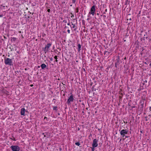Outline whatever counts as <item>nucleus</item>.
I'll use <instances>...</instances> for the list:
<instances>
[{
	"label": "nucleus",
	"mask_w": 151,
	"mask_h": 151,
	"mask_svg": "<svg viewBox=\"0 0 151 151\" xmlns=\"http://www.w3.org/2000/svg\"><path fill=\"white\" fill-rule=\"evenodd\" d=\"M145 101V99H142L140 101L138 110V113H139V115L142 113L144 108V104Z\"/></svg>",
	"instance_id": "nucleus-1"
},
{
	"label": "nucleus",
	"mask_w": 151,
	"mask_h": 151,
	"mask_svg": "<svg viewBox=\"0 0 151 151\" xmlns=\"http://www.w3.org/2000/svg\"><path fill=\"white\" fill-rule=\"evenodd\" d=\"M4 62L5 65L10 66L13 65L12 60L11 59L8 58H6L4 59Z\"/></svg>",
	"instance_id": "nucleus-2"
},
{
	"label": "nucleus",
	"mask_w": 151,
	"mask_h": 151,
	"mask_svg": "<svg viewBox=\"0 0 151 151\" xmlns=\"http://www.w3.org/2000/svg\"><path fill=\"white\" fill-rule=\"evenodd\" d=\"M70 94L71 95L69 97L68 99H67V103L68 105H70V102H73L74 100L73 96L72 93H71Z\"/></svg>",
	"instance_id": "nucleus-3"
},
{
	"label": "nucleus",
	"mask_w": 151,
	"mask_h": 151,
	"mask_svg": "<svg viewBox=\"0 0 151 151\" xmlns=\"http://www.w3.org/2000/svg\"><path fill=\"white\" fill-rule=\"evenodd\" d=\"M51 45V43H48L44 48H42L43 50L44 51L45 53L48 51V49L50 47Z\"/></svg>",
	"instance_id": "nucleus-4"
},
{
	"label": "nucleus",
	"mask_w": 151,
	"mask_h": 151,
	"mask_svg": "<svg viewBox=\"0 0 151 151\" xmlns=\"http://www.w3.org/2000/svg\"><path fill=\"white\" fill-rule=\"evenodd\" d=\"M10 148L12 151H19L20 150V147L17 145L11 146Z\"/></svg>",
	"instance_id": "nucleus-5"
},
{
	"label": "nucleus",
	"mask_w": 151,
	"mask_h": 151,
	"mask_svg": "<svg viewBox=\"0 0 151 151\" xmlns=\"http://www.w3.org/2000/svg\"><path fill=\"white\" fill-rule=\"evenodd\" d=\"M95 7L96 6L95 5H93L92 6L91 9L90 11L89 12V14H91L93 16L94 15L96 11Z\"/></svg>",
	"instance_id": "nucleus-6"
},
{
	"label": "nucleus",
	"mask_w": 151,
	"mask_h": 151,
	"mask_svg": "<svg viewBox=\"0 0 151 151\" xmlns=\"http://www.w3.org/2000/svg\"><path fill=\"white\" fill-rule=\"evenodd\" d=\"M120 56H118L117 57V58L115 60V66L116 68H117L118 66H119L120 64Z\"/></svg>",
	"instance_id": "nucleus-7"
},
{
	"label": "nucleus",
	"mask_w": 151,
	"mask_h": 151,
	"mask_svg": "<svg viewBox=\"0 0 151 151\" xmlns=\"http://www.w3.org/2000/svg\"><path fill=\"white\" fill-rule=\"evenodd\" d=\"M98 140L95 139L93 140V142L92 145V146L93 147H96L98 145Z\"/></svg>",
	"instance_id": "nucleus-8"
},
{
	"label": "nucleus",
	"mask_w": 151,
	"mask_h": 151,
	"mask_svg": "<svg viewBox=\"0 0 151 151\" xmlns=\"http://www.w3.org/2000/svg\"><path fill=\"white\" fill-rule=\"evenodd\" d=\"M25 112H27V111H26L24 108H22L21 109L20 114L21 115L24 116Z\"/></svg>",
	"instance_id": "nucleus-9"
},
{
	"label": "nucleus",
	"mask_w": 151,
	"mask_h": 151,
	"mask_svg": "<svg viewBox=\"0 0 151 151\" xmlns=\"http://www.w3.org/2000/svg\"><path fill=\"white\" fill-rule=\"evenodd\" d=\"M128 130L127 129H123L120 132V134H126L128 133Z\"/></svg>",
	"instance_id": "nucleus-10"
},
{
	"label": "nucleus",
	"mask_w": 151,
	"mask_h": 151,
	"mask_svg": "<svg viewBox=\"0 0 151 151\" xmlns=\"http://www.w3.org/2000/svg\"><path fill=\"white\" fill-rule=\"evenodd\" d=\"M40 66L42 69H44L45 68L48 69L47 65L44 63L42 64Z\"/></svg>",
	"instance_id": "nucleus-11"
},
{
	"label": "nucleus",
	"mask_w": 151,
	"mask_h": 151,
	"mask_svg": "<svg viewBox=\"0 0 151 151\" xmlns=\"http://www.w3.org/2000/svg\"><path fill=\"white\" fill-rule=\"evenodd\" d=\"M77 46H78V51L79 52L81 50V45L79 43H77Z\"/></svg>",
	"instance_id": "nucleus-12"
},
{
	"label": "nucleus",
	"mask_w": 151,
	"mask_h": 151,
	"mask_svg": "<svg viewBox=\"0 0 151 151\" xmlns=\"http://www.w3.org/2000/svg\"><path fill=\"white\" fill-rule=\"evenodd\" d=\"M72 23V25H73V26L72 27H71V26L70 25V27H71V29L72 30V28H73V30L74 31H76L77 29V27L76 26L75 24H73L72 22H71Z\"/></svg>",
	"instance_id": "nucleus-13"
},
{
	"label": "nucleus",
	"mask_w": 151,
	"mask_h": 151,
	"mask_svg": "<svg viewBox=\"0 0 151 151\" xmlns=\"http://www.w3.org/2000/svg\"><path fill=\"white\" fill-rule=\"evenodd\" d=\"M130 14H129L127 16V21H128L129 20L130 21V22H129L128 24L129 25V24L130 23H131L132 22V20L131 19V18H129L128 17V15H130Z\"/></svg>",
	"instance_id": "nucleus-14"
},
{
	"label": "nucleus",
	"mask_w": 151,
	"mask_h": 151,
	"mask_svg": "<svg viewBox=\"0 0 151 151\" xmlns=\"http://www.w3.org/2000/svg\"><path fill=\"white\" fill-rule=\"evenodd\" d=\"M73 107L74 108L75 110H76L77 109L78 106L77 104H74V105H73Z\"/></svg>",
	"instance_id": "nucleus-15"
},
{
	"label": "nucleus",
	"mask_w": 151,
	"mask_h": 151,
	"mask_svg": "<svg viewBox=\"0 0 151 151\" xmlns=\"http://www.w3.org/2000/svg\"><path fill=\"white\" fill-rule=\"evenodd\" d=\"M16 40L17 38L15 37H12V39L11 40V41L12 42H14L16 41Z\"/></svg>",
	"instance_id": "nucleus-16"
},
{
	"label": "nucleus",
	"mask_w": 151,
	"mask_h": 151,
	"mask_svg": "<svg viewBox=\"0 0 151 151\" xmlns=\"http://www.w3.org/2000/svg\"><path fill=\"white\" fill-rule=\"evenodd\" d=\"M68 1V0H63V1L62 2V4H66L67 3V1Z\"/></svg>",
	"instance_id": "nucleus-17"
},
{
	"label": "nucleus",
	"mask_w": 151,
	"mask_h": 151,
	"mask_svg": "<svg viewBox=\"0 0 151 151\" xmlns=\"http://www.w3.org/2000/svg\"><path fill=\"white\" fill-rule=\"evenodd\" d=\"M148 38V37L147 36L146 37H143L141 39L143 41H145L146 39H147Z\"/></svg>",
	"instance_id": "nucleus-18"
},
{
	"label": "nucleus",
	"mask_w": 151,
	"mask_h": 151,
	"mask_svg": "<svg viewBox=\"0 0 151 151\" xmlns=\"http://www.w3.org/2000/svg\"><path fill=\"white\" fill-rule=\"evenodd\" d=\"M42 134H43V135H44V137H47V138H48V137H47V136H46V135H47V132H45V133H43Z\"/></svg>",
	"instance_id": "nucleus-19"
},
{
	"label": "nucleus",
	"mask_w": 151,
	"mask_h": 151,
	"mask_svg": "<svg viewBox=\"0 0 151 151\" xmlns=\"http://www.w3.org/2000/svg\"><path fill=\"white\" fill-rule=\"evenodd\" d=\"M58 107L57 106H54L53 107V110L57 111V110Z\"/></svg>",
	"instance_id": "nucleus-20"
},
{
	"label": "nucleus",
	"mask_w": 151,
	"mask_h": 151,
	"mask_svg": "<svg viewBox=\"0 0 151 151\" xmlns=\"http://www.w3.org/2000/svg\"><path fill=\"white\" fill-rule=\"evenodd\" d=\"M10 139H12V140H14V141H16V140L15 137H14L13 136H12V137L11 138H10Z\"/></svg>",
	"instance_id": "nucleus-21"
},
{
	"label": "nucleus",
	"mask_w": 151,
	"mask_h": 151,
	"mask_svg": "<svg viewBox=\"0 0 151 151\" xmlns=\"http://www.w3.org/2000/svg\"><path fill=\"white\" fill-rule=\"evenodd\" d=\"M75 144L78 146H79L80 145V144L79 142H76L75 143Z\"/></svg>",
	"instance_id": "nucleus-22"
},
{
	"label": "nucleus",
	"mask_w": 151,
	"mask_h": 151,
	"mask_svg": "<svg viewBox=\"0 0 151 151\" xmlns=\"http://www.w3.org/2000/svg\"><path fill=\"white\" fill-rule=\"evenodd\" d=\"M54 58L56 60H55V61L56 62H57L58 61V60H57V59H58V58H57V56H55L54 57Z\"/></svg>",
	"instance_id": "nucleus-23"
},
{
	"label": "nucleus",
	"mask_w": 151,
	"mask_h": 151,
	"mask_svg": "<svg viewBox=\"0 0 151 151\" xmlns=\"http://www.w3.org/2000/svg\"><path fill=\"white\" fill-rule=\"evenodd\" d=\"M129 1H128V0H127L125 2V4H129Z\"/></svg>",
	"instance_id": "nucleus-24"
},
{
	"label": "nucleus",
	"mask_w": 151,
	"mask_h": 151,
	"mask_svg": "<svg viewBox=\"0 0 151 151\" xmlns=\"http://www.w3.org/2000/svg\"><path fill=\"white\" fill-rule=\"evenodd\" d=\"M96 147H93L92 146V149H91V150L92 151H94V150H95V149L94 148Z\"/></svg>",
	"instance_id": "nucleus-25"
},
{
	"label": "nucleus",
	"mask_w": 151,
	"mask_h": 151,
	"mask_svg": "<svg viewBox=\"0 0 151 151\" xmlns=\"http://www.w3.org/2000/svg\"><path fill=\"white\" fill-rule=\"evenodd\" d=\"M121 136H122L123 138H124V137H125V134H120Z\"/></svg>",
	"instance_id": "nucleus-26"
},
{
	"label": "nucleus",
	"mask_w": 151,
	"mask_h": 151,
	"mask_svg": "<svg viewBox=\"0 0 151 151\" xmlns=\"http://www.w3.org/2000/svg\"><path fill=\"white\" fill-rule=\"evenodd\" d=\"M72 3L73 4H75L76 2V0H72Z\"/></svg>",
	"instance_id": "nucleus-27"
},
{
	"label": "nucleus",
	"mask_w": 151,
	"mask_h": 151,
	"mask_svg": "<svg viewBox=\"0 0 151 151\" xmlns=\"http://www.w3.org/2000/svg\"><path fill=\"white\" fill-rule=\"evenodd\" d=\"M107 52V51H105L104 52V54L105 55H106V53Z\"/></svg>",
	"instance_id": "nucleus-28"
},
{
	"label": "nucleus",
	"mask_w": 151,
	"mask_h": 151,
	"mask_svg": "<svg viewBox=\"0 0 151 151\" xmlns=\"http://www.w3.org/2000/svg\"><path fill=\"white\" fill-rule=\"evenodd\" d=\"M107 53H108L107 54H106V56H108L109 55V54L111 53V52H108L107 51Z\"/></svg>",
	"instance_id": "nucleus-29"
},
{
	"label": "nucleus",
	"mask_w": 151,
	"mask_h": 151,
	"mask_svg": "<svg viewBox=\"0 0 151 151\" xmlns=\"http://www.w3.org/2000/svg\"><path fill=\"white\" fill-rule=\"evenodd\" d=\"M76 13H78V7H77L76 8Z\"/></svg>",
	"instance_id": "nucleus-30"
},
{
	"label": "nucleus",
	"mask_w": 151,
	"mask_h": 151,
	"mask_svg": "<svg viewBox=\"0 0 151 151\" xmlns=\"http://www.w3.org/2000/svg\"><path fill=\"white\" fill-rule=\"evenodd\" d=\"M70 14L72 15L71 17V18H73V17H74V15L72 13H71Z\"/></svg>",
	"instance_id": "nucleus-31"
},
{
	"label": "nucleus",
	"mask_w": 151,
	"mask_h": 151,
	"mask_svg": "<svg viewBox=\"0 0 151 151\" xmlns=\"http://www.w3.org/2000/svg\"><path fill=\"white\" fill-rule=\"evenodd\" d=\"M50 58V61H52L53 60V58Z\"/></svg>",
	"instance_id": "nucleus-32"
},
{
	"label": "nucleus",
	"mask_w": 151,
	"mask_h": 151,
	"mask_svg": "<svg viewBox=\"0 0 151 151\" xmlns=\"http://www.w3.org/2000/svg\"><path fill=\"white\" fill-rule=\"evenodd\" d=\"M44 119H46V120L47 121H48L47 118L46 117V116H45Z\"/></svg>",
	"instance_id": "nucleus-33"
},
{
	"label": "nucleus",
	"mask_w": 151,
	"mask_h": 151,
	"mask_svg": "<svg viewBox=\"0 0 151 151\" xmlns=\"http://www.w3.org/2000/svg\"><path fill=\"white\" fill-rule=\"evenodd\" d=\"M98 130L99 131L101 132V128H98Z\"/></svg>",
	"instance_id": "nucleus-34"
},
{
	"label": "nucleus",
	"mask_w": 151,
	"mask_h": 151,
	"mask_svg": "<svg viewBox=\"0 0 151 151\" xmlns=\"http://www.w3.org/2000/svg\"><path fill=\"white\" fill-rule=\"evenodd\" d=\"M47 11L49 12H50V9H48L47 10Z\"/></svg>",
	"instance_id": "nucleus-35"
},
{
	"label": "nucleus",
	"mask_w": 151,
	"mask_h": 151,
	"mask_svg": "<svg viewBox=\"0 0 151 151\" xmlns=\"http://www.w3.org/2000/svg\"><path fill=\"white\" fill-rule=\"evenodd\" d=\"M129 137V136H126L124 138V139H125L126 138H128V137Z\"/></svg>",
	"instance_id": "nucleus-36"
},
{
	"label": "nucleus",
	"mask_w": 151,
	"mask_h": 151,
	"mask_svg": "<svg viewBox=\"0 0 151 151\" xmlns=\"http://www.w3.org/2000/svg\"><path fill=\"white\" fill-rule=\"evenodd\" d=\"M67 32H68V33H70V30L69 29H68V30H67Z\"/></svg>",
	"instance_id": "nucleus-37"
},
{
	"label": "nucleus",
	"mask_w": 151,
	"mask_h": 151,
	"mask_svg": "<svg viewBox=\"0 0 151 151\" xmlns=\"http://www.w3.org/2000/svg\"><path fill=\"white\" fill-rule=\"evenodd\" d=\"M92 135V134H90V135H89V137H91Z\"/></svg>",
	"instance_id": "nucleus-38"
},
{
	"label": "nucleus",
	"mask_w": 151,
	"mask_h": 151,
	"mask_svg": "<svg viewBox=\"0 0 151 151\" xmlns=\"http://www.w3.org/2000/svg\"><path fill=\"white\" fill-rule=\"evenodd\" d=\"M67 25H70V22H69L68 24H67Z\"/></svg>",
	"instance_id": "nucleus-39"
},
{
	"label": "nucleus",
	"mask_w": 151,
	"mask_h": 151,
	"mask_svg": "<svg viewBox=\"0 0 151 151\" xmlns=\"http://www.w3.org/2000/svg\"><path fill=\"white\" fill-rule=\"evenodd\" d=\"M17 53H18V54H19V51H17Z\"/></svg>",
	"instance_id": "nucleus-40"
},
{
	"label": "nucleus",
	"mask_w": 151,
	"mask_h": 151,
	"mask_svg": "<svg viewBox=\"0 0 151 151\" xmlns=\"http://www.w3.org/2000/svg\"><path fill=\"white\" fill-rule=\"evenodd\" d=\"M103 17H104V18H105L106 17V16L105 15H103Z\"/></svg>",
	"instance_id": "nucleus-41"
},
{
	"label": "nucleus",
	"mask_w": 151,
	"mask_h": 151,
	"mask_svg": "<svg viewBox=\"0 0 151 151\" xmlns=\"http://www.w3.org/2000/svg\"><path fill=\"white\" fill-rule=\"evenodd\" d=\"M107 9H106L105 10V12H107Z\"/></svg>",
	"instance_id": "nucleus-42"
},
{
	"label": "nucleus",
	"mask_w": 151,
	"mask_h": 151,
	"mask_svg": "<svg viewBox=\"0 0 151 151\" xmlns=\"http://www.w3.org/2000/svg\"><path fill=\"white\" fill-rule=\"evenodd\" d=\"M110 51L111 52H112L113 51V50L112 49H111V50H110Z\"/></svg>",
	"instance_id": "nucleus-43"
},
{
	"label": "nucleus",
	"mask_w": 151,
	"mask_h": 151,
	"mask_svg": "<svg viewBox=\"0 0 151 151\" xmlns=\"http://www.w3.org/2000/svg\"><path fill=\"white\" fill-rule=\"evenodd\" d=\"M30 86H31V87H32L33 86V84H31V85H30Z\"/></svg>",
	"instance_id": "nucleus-44"
},
{
	"label": "nucleus",
	"mask_w": 151,
	"mask_h": 151,
	"mask_svg": "<svg viewBox=\"0 0 151 151\" xmlns=\"http://www.w3.org/2000/svg\"><path fill=\"white\" fill-rule=\"evenodd\" d=\"M144 82L147 83V80H145V81H144Z\"/></svg>",
	"instance_id": "nucleus-45"
},
{
	"label": "nucleus",
	"mask_w": 151,
	"mask_h": 151,
	"mask_svg": "<svg viewBox=\"0 0 151 151\" xmlns=\"http://www.w3.org/2000/svg\"><path fill=\"white\" fill-rule=\"evenodd\" d=\"M40 67H41V66H38V68H40Z\"/></svg>",
	"instance_id": "nucleus-46"
},
{
	"label": "nucleus",
	"mask_w": 151,
	"mask_h": 151,
	"mask_svg": "<svg viewBox=\"0 0 151 151\" xmlns=\"http://www.w3.org/2000/svg\"><path fill=\"white\" fill-rule=\"evenodd\" d=\"M106 14V12H104L103 13V14Z\"/></svg>",
	"instance_id": "nucleus-47"
},
{
	"label": "nucleus",
	"mask_w": 151,
	"mask_h": 151,
	"mask_svg": "<svg viewBox=\"0 0 151 151\" xmlns=\"http://www.w3.org/2000/svg\"><path fill=\"white\" fill-rule=\"evenodd\" d=\"M149 65L151 66V63Z\"/></svg>",
	"instance_id": "nucleus-48"
},
{
	"label": "nucleus",
	"mask_w": 151,
	"mask_h": 151,
	"mask_svg": "<svg viewBox=\"0 0 151 151\" xmlns=\"http://www.w3.org/2000/svg\"><path fill=\"white\" fill-rule=\"evenodd\" d=\"M145 121H147V119H145Z\"/></svg>",
	"instance_id": "nucleus-49"
},
{
	"label": "nucleus",
	"mask_w": 151,
	"mask_h": 151,
	"mask_svg": "<svg viewBox=\"0 0 151 151\" xmlns=\"http://www.w3.org/2000/svg\"><path fill=\"white\" fill-rule=\"evenodd\" d=\"M121 140H122V139H120V140H119V141H121Z\"/></svg>",
	"instance_id": "nucleus-50"
},
{
	"label": "nucleus",
	"mask_w": 151,
	"mask_h": 151,
	"mask_svg": "<svg viewBox=\"0 0 151 151\" xmlns=\"http://www.w3.org/2000/svg\"><path fill=\"white\" fill-rule=\"evenodd\" d=\"M83 70H84V71H85V69L84 68V69H83Z\"/></svg>",
	"instance_id": "nucleus-51"
},
{
	"label": "nucleus",
	"mask_w": 151,
	"mask_h": 151,
	"mask_svg": "<svg viewBox=\"0 0 151 151\" xmlns=\"http://www.w3.org/2000/svg\"><path fill=\"white\" fill-rule=\"evenodd\" d=\"M82 105H84V103H82Z\"/></svg>",
	"instance_id": "nucleus-52"
},
{
	"label": "nucleus",
	"mask_w": 151,
	"mask_h": 151,
	"mask_svg": "<svg viewBox=\"0 0 151 151\" xmlns=\"http://www.w3.org/2000/svg\"><path fill=\"white\" fill-rule=\"evenodd\" d=\"M97 15H99V13H97Z\"/></svg>",
	"instance_id": "nucleus-53"
},
{
	"label": "nucleus",
	"mask_w": 151,
	"mask_h": 151,
	"mask_svg": "<svg viewBox=\"0 0 151 151\" xmlns=\"http://www.w3.org/2000/svg\"><path fill=\"white\" fill-rule=\"evenodd\" d=\"M140 132L141 133H142V131H140Z\"/></svg>",
	"instance_id": "nucleus-54"
},
{
	"label": "nucleus",
	"mask_w": 151,
	"mask_h": 151,
	"mask_svg": "<svg viewBox=\"0 0 151 151\" xmlns=\"http://www.w3.org/2000/svg\"><path fill=\"white\" fill-rule=\"evenodd\" d=\"M47 8H50V7H47Z\"/></svg>",
	"instance_id": "nucleus-55"
},
{
	"label": "nucleus",
	"mask_w": 151,
	"mask_h": 151,
	"mask_svg": "<svg viewBox=\"0 0 151 151\" xmlns=\"http://www.w3.org/2000/svg\"><path fill=\"white\" fill-rule=\"evenodd\" d=\"M95 128H96V129H97V128H97V127H96V126Z\"/></svg>",
	"instance_id": "nucleus-56"
},
{
	"label": "nucleus",
	"mask_w": 151,
	"mask_h": 151,
	"mask_svg": "<svg viewBox=\"0 0 151 151\" xmlns=\"http://www.w3.org/2000/svg\"><path fill=\"white\" fill-rule=\"evenodd\" d=\"M126 59V57H125V58H124V59Z\"/></svg>",
	"instance_id": "nucleus-57"
},
{
	"label": "nucleus",
	"mask_w": 151,
	"mask_h": 151,
	"mask_svg": "<svg viewBox=\"0 0 151 151\" xmlns=\"http://www.w3.org/2000/svg\"><path fill=\"white\" fill-rule=\"evenodd\" d=\"M82 112V113H84V111H83Z\"/></svg>",
	"instance_id": "nucleus-58"
},
{
	"label": "nucleus",
	"mask_w": 151,
	"mask_h": 151,
	"mask_svg": "<svg viewBox=\"0 0 151 151\" xmlns=\"http://www.w3.org/2000/svg\"><path fill=\"white\" fill-rule=\"evenodd\" d=\"M150 40H151V39H149V41H150Z\"/></svg>",
	"instance_id": "nucleus-59"
},
{
	"label": "nucleus",
	"mask_w": 151,
	"mask_h": 151,
	"mask_svg": "<svg viewBox=\"0 0 151 151\" xmlns=\"http://www.w3.org/2000/svg\"><path fill=\"white\" fill-rule=\"evenodd\" d=\"M15 50L16 51H17V49H16Z\"/></svg>",
	"instance_id": "nucleus-60"
},
{
	"label": "nucleus",
	"mask_w": 151,
	"mask_h": 151,
	"mask_svg": "<svg viewBox=\"0 0 151 151\" xmlns=\"http://www.w3.org/2000/svg\"><path fill=\"white\" fill-rule=\"evenodd\" d=\"M58 115H60V114H59V113H58Z\"/></svg>",
	"instance_id": "nucleus-61"
},
{
	"label": "nucleus",
	"mask_w": 151,
	"mask_h": 151,
	"mask_svg": "<svg viewBox=\"0 0 151 151\" xmlns=\"http://www.w3.org/2000/svg\"><path fill=\"white\" fill-rule=\"evenodd\" d=\"M55 100V99H53V100Z\"/></svg>",
	"instance_id": "nucleus-62"
},
{
	"label": "nucleus",
	"mask_w": 151,
	"mask_h": 151,
	"mask_svg": "<svg viewBox=\"0 0 151 151\" xmlns=\"http://www.w3.org/2000/svg\"><path fill=\"white\" fill-rule=\"evenodd\" d=\"M4 37L5 38H6V37H5L4 36Z\"/></svg>",
	"instance_id": "nucleus-63"
},
{
	"label": "nucleus",
	"mask_w": 151,
	"mask_h": 151,
	"mask_svg": "<svg viewBox=\"0 0 151 151\" xmlns=\"http://www.w3.org/2000/svg\"><path fill=\"white\" fill-rule=\"evenodd\" d=\"M70 6H72V5H70Z\"/></svg>",
	"instance_id": "nucleus-64"
}]
</instances>
